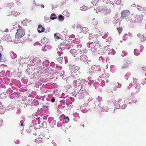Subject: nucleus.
Here are the masks:
<instances>
[{
	"instance_id": "24",
	"label": "nucleus",
	"mask_w": 146,
	"mask_h": 146,
	"mask_svg": "<svg viewBox=\"0 0 146 146\" xmlns=\"http://www.w3.org/2000/svg\"><path fill=\"white\" fill-rule=\"evenodd\" d=\"M41 7L42 8H44V6L42 4L41 5Z\"/></svg>"
},
{
	"instance_id": "25",
	"label": "nucleus",
	"mask_w": 146,
	"mask_h": 146,
	"mask_svg": "<svg viewBox=\"0 0 146 146\" xmlns=\"http://www.w3.org/2000/svg\"><path fill=\"white\" fill-rule=\"evenodd\" d=\"M60 37L59 36H57L56 37V38L57 39H60Z\"/></svg>"
},
{
	"instance_id": "10",
	"label": "nucleus",
	"mask_w": 146,
	"mask_h": 146,
	"mask_svg": "<svg viewBox=\"0 0 146 146\" xmlns=\"http://www.w3.org/2000/svg\"><path fill=\"white\" fill-rule=\"evenodd\" d=\"M35 142L36 143H42V139L40 138H38V139H35Z\"/></svg>"
},
{
	"instance_id": "22",
	"label": "nucleus",
	"mask_w": 146,
	"mask_h": 146,
	"mask_svg": "<svg viewBox=\"0 0 146 146\" xmlns=\"http://www.w3.org/2000/svg\"><path fill=\"white\" fill-rule=\"evenodd\" d=\"M128 35L127 34H125L124 35V37L125 38H128Z\"/></svg>"
},
{
	"instance_id": "2",
	"label": "nucleus",
	"mask_w": 146,
	"mask_h": 146,
	"mask_svg": "<svg viewBox=\"0 0 146 146\" xmlns=\"http://www.w3.org/2000/svg\"><path fill=\"white\" fill-rule=\"evenodd\" d=\"M130 14V12L129 10H123L121 13V18L123 19L128 16Z\"/></svg>"
},
{
	"instance_id": "27",
	"label": "nucleus",
	"mask_w": 146,
	"mask_h": 146,
	"mask_svg": "<svg viewBox=\"0 0 146 146\" xmlns=\"http://www.w3.org/2000/svg\"><path fill=\"white\" fill-rule=\"evenodd\" d=\"M141 36L140 34H137V36L138 37H139Z\"/></svg>"
},
{
	"instance_id": "5",
	"label": "nucleus",
	"mask_w": 146,
	"mask_h": 146,
	"mask_svg": "<svg viewBox=\"0 0 146 146\" xmlns=\"http://www.w3.org/2000/svg\"><path fill=\"white\" fill-rule=\"evenodd\" d=\"M45 30V29L43 27L42 25H39L38 26L37 31L39 33H42L44 32Z\"/></svg>"
},
{
	"instance_id": "6",
	"label": "nucleus",
	"mask_w": 146,
	"mask_h": 146,
	"mask_svg": "<svg viewBox=\"0 0 146 146\" xmlns=\"http://www.w3.org/2000/svg\"><path fill=\"white\" fill-rule=\"evenodd\" d=\"M103 12L106 15H108L110 14L111 12V9L105 8Z\"/></svg>"
},
{
	"instance_id": "15",
	"label": "nucleus",
	"mask_w": 146,
	"mask_h": 146,
	"mask_svg": "<svg viewBox=\"0 0 146 146\" xmlns=\"http://www.w3.org/2000/svg\"><path fill=\"white\" fill-rule=\"evenodd\" d=\"M115 3L116 4L118 5H120L121 3V0H115Z\"/></svg>"
},
{
	"instance_id": "23",
	"label": "nucleus",
	"mask_w": 146,
	"mask_h": 146,
	"mask_svg": "<svg viewBox=\"0 0 146 146\" xmlns=\"http://www.w3.org/2000/svg\"><path fill=\"white\" fill-rule=\"evenodd\" d=\"M22 120H21V126H23V122H22Z\"/></svg>"
},
{
	"instance_id": "14",
	"label": "nucleus",
	"mask_w": 146,
	"mask_h": 146,
	"mask_svg": "<svg viewBox=\"0 0 146 146\" xmlns=\"http://www.w3.org/2000/svg\"><path fill=\"white\" fill-rule=\"evenodd\" d=\"M128 66V64H124L123 66H122V68L123 69H125L126 68H127Z\"/></svg>"
},
{
	"instance_id": "9",
	"label": "nucleus",
	"mask_w": 146,
	"mask_h": 146,
	"mask_svg": "<svg viewBox=\"0 0 146 146\" xmlns=\"http://www.w3.org/2000/svg\"><path fill=\"white\" fill-rule=\"evenodd\" d=\"M57 17L56 16V15L54 13H52L51 15L50 19L52 20L56 19Z\"/></svg>"
},
{
	"instance_id": "1",
	"label": "nucleus",
	"mask_w": 146,
	"mask_h": 146,
	"mask_svg": "<svg viewBox=\"0 0 146 146\" xmlns=\"http://www.w3.org/2000/svg\"><path fill=\"white\" fill-rule=\"evenodd\" d=\"M15 38L16 39H20L23 37L25 35V31L24 29H19L17 30Z\"/></svg>"
},
{
	"instance_id": "11",
	"label": "nucleus",
	"mask_w": 146,
	"mask_h": 146,
	"mask_svg": "<svg viewBox=\"0 0 146 146\" xmlns=\"http://www.w3.org/2000/svg\"><path fill=\"white\" fill-rule=\"evenodd\" d=\"M14 3H13L12 2L11 3H9L7 4V6H8V7L11 8L12 7H13L14 6Z\"/></svg>"
},
{
	"instance_id": "28",
	"label": "nucleus",
	"mask_w": 146,
	"mask_h": 146,
	"mask_svg": "<svg viewBox=\"0 0 146 146\" xmlns=\"http://www.w3.org/2000/svg\"><path fill=\"white\" fill-rule=\"evenodd\" d=\"M1 57V53H0V58Z\"/></svg>"
},
{
	"instance_id": "26",
	"label": "nucleus",
	"mask_w": 146,
	"mask_h": 146,
	"mask_svg": "<svg viewBox=\"0 0 146 146\" xmlns=\"http://www.w3.org/2000/svg\"><path fill=\"white\" fill-rule=\"evenodd\" d=\"M128 34L130 36H131V33L129 32Z\"/></svg>"
},
{
	"instance_id": "13",
	"label": "nucleus",
	"mask_w": 146,
	"mask_h": 146,
	"mask_svg": "<svg viewBox=\"0 0 146 146\" xmlns=\"http://www.w3.org/2000/svg\"><path fill=\"white\" fill-rule=\"evenodd\" d=\"M87 9V7L86 6H82L81 7V9H80L82 11H86Z\"/></svg>"
},
{
	"instance_id": "18",
	"label": "nucleus",
	"mask_w": 146,
	"mask_h": 146,
	"mask_svg": "<svg viewBox=\"0 0 146 146\" xmlns=\"http://www.w3.org/2000/svg\"><path fill=\"white\" fill-rule=\"evenodd\" d=\"M55 101V98L54 97H53L52 99H51V101L52 102H54Z\"/></svg>"
},
{
	"instance_id": "20",
	"label": "nucleus",
	"mask_w": 146,
	"mask_h": 146,
	"mask_svg": "<svg viewBox=\"0 0 146 146\" xmlns=\"http://www.w3.org/2000/svg\"><path fill=\"white\" fill-rule=\"evenodd\" d=\"M63 58V57H60L59 58H57V60L58 61H59L60 60H62V59Z\"/></svg>"
},
{
	"instance_id": "4",
	"label": "nucleus",
	"mask_w": 146,
	"mask_h": 146,
	"mask_svg": "<svg viewBox=\"0 0 146 146\" xmlns=\"http://www.w3.org/2000/svg\"><path fill=\"white\" fill-rule=\"evenodd\" d=\"M106 5L105 8L111 9L114 7V5L112 2L110 1V0H107L106 2Z\"/></svg>"
},
{
	"instance_id": "21",
	"label": "nucleus",
	"mask_w": 146,
	"mask_h": 146,
	"mask_svg": "<svg viewBox=\"0 0 146 146\" xmlns=\"http://www.w3.org/2000/svg\"><path fill=\"white\" fill-rule=\"evenodd\" d=\"M137 81V79L136 78H134L133 79V82H135V83H137V82L136 81Z\"/></svg>"
},
{
	"instance_id": "37",
	"label": "nucleus",
	"mask_w": 146,
	"mask_h": 146,
	"mask_svg": "<svg viewBox=\"0 0 146 146\" xmlns=\"http://www.w3.org/2000/svg\"><path fill=\"white\" fill-rule=\"evenodd\" d=\"M84 32H85V31L84 32Z\"/></svg>"
},
{
	"instance_id": "39",
	"label": "nucleus",
	"mask_w": 146,
	"mask_h": 146,
	"mask_svg": "<svg viewBox=\"0 0 146 146\" xmlns=\"http://www.w3.org/2000/svg\"><path fill=\"white\" fill-rule=\"evenodd\" d=\"M41 146H42V145H41Z\"/></svg>"
},
{
	"instance_id": "33",
	"label": "nucleus",
	"mask_w": 146,
	"mask_h": 146,
	"mask_svg": "<svg viewBox=\"0 0 146 146\" xmlns=\"http://www.w3.org/2000/svg\"><path fill=\"white\" fill-rule=\"evenodd\" d=\"M133 5H135L136 6V5H135V4H133Z\"/></svg>"
},
{
	"instance_id": "7",
	"label": "nucleus",
	"mask_w": 146,
	"mask_h": 146,
	"mask_svg": "<svg viewBox=\"0 0 146 146\" xmlns=\"http://www.w3.org/2000/svg\"><path fill=\"white\" fill-rule=\"evenodd\" d=\"M80 59L82 61L85 62L87 60V57L86 55H82L80 56Z\"/></svg>"
},
{
	"instance_id": "34",
	"label": "nucleus",
	"mask_w": 146,
	"mask_h": 146,
	"mask_svg": "<svg viewBox=\"0 0 146 146\" xmlns=\"http://www.w3.org/2000/svg\"><path fill=\"white\" fill-rule=\"evenodd\" d=\"M69 15H68V16H69Z\"/></svg>"
},
{
	"instance_id": "16",
	"label": "nucleus",
	"mask_w": 146,
	"mask_h": 146,
	"mask_svg": "<svg viewBox=\"0 0 146 146\" xmlns=\"http://www.w3.org/2000/svg\"><path fill=\"white\" fill-rule=\"evenodd\" d=\"M117 29L118 30V31L119 32V34H120L121 32L122 31V28L121 27H120L118 28H117Z\"/></svg>"
},
{
	"instance_id": "12",
	"label": "nucleus",
	"mask_w": 146,
	"mask_h": 146,
	"mask_svg": "<svg viewBox=\"0 0 146 146\" xmlns=\"http://www.w3.org/2000/svg\"><path fill=\"white\" fill-rule=\"evenodd\" d=\"M58 18H59V20L60 21H62L64 19V17L61 15L59 16V17H58Z\"/></svg>"
},
{
	"instance_id": "19",
	"label": "nucleus",
	"mask_w": 146,
	"mask_h": 146,
	"mask_svg": "<svg viewBox=\"0 0 146 146\" xmlns=\"http://www.w3.org/2000/svg\"><path fill=\"white\" fill-rule=\"evenodd\" d=\"M137 8L138 10L141 11V9H142V8H141L140 6L137 5Z\"/></svg>"
},
{
	"instance_id": "35",
	"label": "nucleus",
	"mask_w": 146,
	"mask_h": 146,
	"mask_svg": "<svg viewBox=\"0 0 146 146\" xmlns=\"http://www.w3.org/2000/svg\"><path fill=\"white\" fill-rule=\"evenodd\" d=\"M1 58H0V60L1 59Z\"/></svg>"
},
{
	"instance_id": "31",
	"label": "nucleus",
	"mask_w": 146,
	"mask_h": 146,
	"mask_svg": "<svg viewBox=\"0 0 146 146\" xmlns=\"http://www.w3.org/2000/svg\"><path fill=\"white\" fill-rule=\"evenodd\" d=\"M44 38H43V39H42V40H41V41H42V40H44Z\"/></svg>"
},
{
	"instance_id": "3",
	"label": "nucleus",
	"mask_w": 146,
	"mask_h": 146,
	"mask_svg": "<svg viewBox=\"0 0 146 146\" xmlns=\"http://www.w3.org/2000/svg\"><path fill=\"white\" fill-rule=\"evenodd\" d=\"M96 8L97 13V11H98L99 12L101 11L103 12L104 9L105 8L104 7V6L103 5L99 3H96Z\"/></svg>"
},
{
	"instance_id": "32",
	"label": "nucleus",
	"mask_w": 146,
	"mask_h": 146,
	"mask_svg": "<svg viewBox=\"0 0 146 146\" xmlns=\"http://www.w3.org/2000/svg\"><path fill=\"white\" fill-rule=\"evenodd\" d=\"M26 146H30V145H26Z\"/></svg>"
},
{
	"instance_id": "29",
	"label": "nucleus",
	"mask_w": 146,
	"mask_h": 146,
	"mask_svg": "<svg viewBox=\"0 0 146 146\" xmlns=\"http://www.w3.org/2000/svg\"><path fill=\"white\" fill-rule=\"evenodd\" d=\"M56 35H57V34H56V33L54 34V36H56Z\"/></svg>"
},
{
	"instance_id": "30",
	"label": "nucleus",
	"mask_w": 146,
	"mask_h": 146,
	"mask_svg": "<svg viewBox=\"0 0 146 146\" xmlns=\"http://www.w3.org/2000/svg\"><path fill=\"white\" fill-rule=\"evenodd\" d=\"M79 0H74V1H78Z\"/></svg>"
},
{
	"instance_id": "8",
	"label": "nucleus",
	"mask_w": 146,
	"mask_h": 146,
	"mask_svg": "<svg viewBox=\"0 0 146 146\" xmlns=\"http://www.w3.org/2000/svg\"><path fill=\"white\" fill-rule=\"evenodd\" d=\"M69 121V118L67 116H65L63 118V122L65 123H67Z\"/></svg>"
},
{
	"instance_id": "17",
	"label": "nucleus",
	"mask_w": 146,
	"mask_h": 146,
	"mask_svg": "<svg viewBox=\"0 0 146 146\" xmlns=\"http://www.w3.org/2000/svg\"><path fill=\"white\" fill-rule=\"evenodd\" d=\"M82 30L84 32L85 30H86V32H87L88 31V29H87V27H82Z\"/></svg>"
},
{
	"instance_id": "38",
	"label": "nucleus",
	"mask_w": 146,
	"mask_h": 146,
	"mask_svg": "<svg viewBox=\"0 0 146 146\" xmlns=\"http://www.w3.org/2000/svg\"><path fill=\"white\" fill-rule=\"evenodd\" d=\"M136 51V50H135V52Z\"/></svg>"
},
{
	"instance_id": "36",
	"label": "nucleus",
	"mask_w": 146,
	"mask_h": 146,
	"mask_svg": "<svg viewBox=\"0 0 146 146\" xmlns=\"http://www.w3.org/2000/svg\"><path fill=\"white\" fill-rule=\"evenodd\" d=\"M84 32H85V31L84 32Z\"/></svg>"
}]
</instances>
